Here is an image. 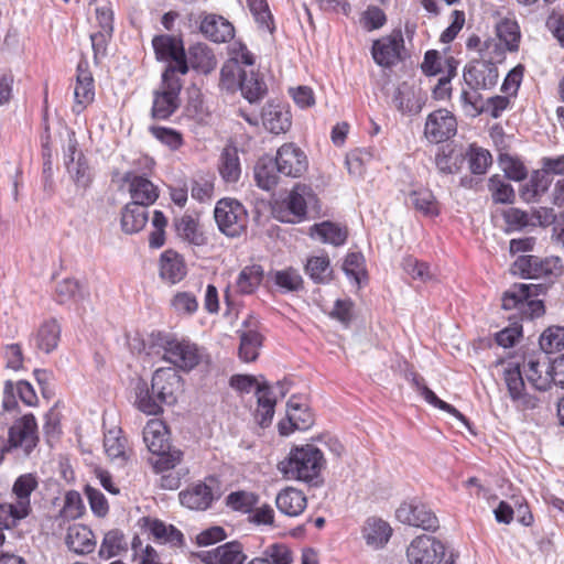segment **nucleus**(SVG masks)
Masks as SVG:
<instances>
[{"instance_id":"3","label":"nucleus","mask_w":564,"mask_h":564,"mask_svg":"<svg viewBox=\"0 0 564 564\" xmlns=\"http://www.w3.org/2000/svg\"><path fill=\"white\" fill-rule=\"evenodd\" d=\"M546 284L516 283L502 296L503 310H518L522 317L534 319L545 313L544 303L538 296L545 294Z\"/></svg>"},{"instance_id":"39","label":"nucleus","mask_w":564,"mask_h":564,"mask_svg":"<svg viewBox=\"0 0 564 564\" xmlns=\"http://www.w3.org/2000/svg\"><path fill=\"white\" fill-rule=\"evenodd\" d=\"M288 422L300 431L310 429L314 423V416L310 409L297 402L295 397H292L286 404Z\"/></svg>"},{"instance_id":"34","label":"nucleus","mask_w":564,"mask_h":564,"mask_svg":"<svg viewBox=\"0 0 564 564\" xmlns=\"http://www.w3.org/2000/svg\"><path fill=\"white\" fill-rule=\"evenodd\" d=\"M393 104L402 115H417L423 107V101L417 98L414 91L405 84H401L392 97Z\"/></svg>"},{"instance_id":"36","label":"nucleus","mask_w":564,"mask_h":564,"mask_svg":"<svg viewBox=\"0 0 564 564\" xmlns=\"http://www.w3.org/2000/svg\"><path fill=\"white\" fill-rule=\"evenodd\" d=\"M527 366L528 370L525 371V376L529 383L535 390L546 391L552 383V377H550L549 361L541 362L540 360L530 359Z\"/></svg>"},{"instance_id":"61","label":"nucleus","mask_w":564,"mask_h":564,"mask_svg":"<svg viewBox=\"0 0 564 564\" xmlns=\"http://www.w3.org/2000/svg\"><path fill=\"white\" fill-rule=\"evenodd\" d=\"M257 503V498L253 494L237 491L231 492L227 497V505L236 511L250 512L253 506Z\"/></svg>"},{"instance_id":"2","label":"nucleus","mask_w":564,"mask_h":564,"mask_svg":"<svg viewBox=\"0 0 564 564\" xmlns=\"http://www.w3.org/2000/svg\"><path fill=\"white\" fill-rule=\"evenodd\" d=\"M324 466L322 451L306 444L292 448L288 457L278 464V469L286 479L311 482L318 477Z\"/></svg>"},{"instance_id":"54","label":"nucleus","mask_w":564,"mask_h":564,"mask_svg":"<svg viewBox=\"0 0 564 564\" xmlns=\"http://www.w3.org/2000/svg\"><path fill=\"white\" fill-rule=\"evenodd\" d=\"M217 553L219 555V564H243L247 558L242 545L237 541L217 546Z\"/></svg>"},{"instance_id":"55","label":"nucleus","mask_w":564,"mask_h":564,"mask_svg":"<svg viewBox=\"0 0 564 564\" xmlns=\"http://www.w3.org/2000/svg\"><path fill=\"white\" fill-rule=\"evenodd\" d=\"M467 158L473 174H485L492 162L490 152L482 148L470 147Z\"/></svg>"},{"instance_id":"50","label":"nucleus","mask_w":564,"mask_h":564,"mask_svg":"<svg viewBox=\"0 0 564 564\" xmlns=\"http://www.w3.org/2000/svg\"><path fill=\"white\" fill-rule=\"evenodd\" d=\"M121 430H109L104 437L105 452L110 459L126 460V440L120 436Z\"/></svg>"},{"instance_id":"33","label":"nucleus","mask_w":564,"mask_h":564,"mask_svg":"<svg viewBox=\"0 0 564 564\" xmlns=\"http://www.w3.org/2000/svg\"><path fill=\"white\" fill-rule=\"evenodd\" d=\"M37 479L32 474L19 476L13 484L12 492L17 498L19 509L24 514H30L31 512L30 496L37 488Z\"/></svg>"},{"instance_id":"42","label":"nucleus","mask_w":564,"mask_h":564,"mask_svg":"<svg viewBox=\"0 0 564 564\" xmlns=\"http://www.w3.org/2000/svg\"><path fill=\"white\" fill-rule=\"evenodd\" d=\"M312 235H315L324 243L340 246L345 243L348 234L346 228L330 221H324L313 226Z\"/></svg>"},{"instance_id":"13","label":"nucleus","mask_w":564,"mask_h":564,"mask_svg":"<svg viewBox=\"0 0 564 564\" xmlns=\"http://www.w3.org/2000/svg\"><path fill=\"white\" fill-rule=\"evenodd\" d=\"M457 122L455 117L446 109L431 112L425 122L424 135L433 143H440L455 135Z\"/></svg>"},{"instance_id":"62","label":"nucleus","mask_w":564,"mask_h":564,"mask_svg":"<svg viewBox=\"0 0 564 564\" xmlns=\"http://www.w3.org/2000/svg\"><path fill=\"white\" fill-rule=\"evenodd\" d=\"M172 306L180 314H194L198 308V302L189 292H178L172 299Z\"/></svg>"},{"instance_id":"60","label":"nucleus","mask_w":564,"mask_h":564,"mask_svg":"<svg viewBox=\"0 0 564 564\" xmlns=\"http://www.w3.org/2000/svg\"><path fill=\"white\" fill-rule=\"evenodd\" d=\"M167 220L161 210H155L152 217L153 231L150 234L149 243L152 248H160L165 242V227Z\"/></svg>"},{"instance_id":"22","label":"nucleus","mask_w":564,"mask_h":564,"mask_svg":"<svg viewBox=\"0 0 564 564\" xmlns=\"http://www.w3.org/2000/svg\"><path fill=\"white\" fill-rule=\"evenodd\" d=\"M511 270L525 279H539L552 274V262L536 256H520Z\"/></svg>"},{"instance_id":"9","label":"nucleus","mask_w":564,"mask_h":564,"mask_svg":"<svg viewBox=\"0 0 564 564\" xmlns=\"http://www.w3.org/2000/svg\"><path fill=\"white\" fill-rule=\"evenodd\" d=\"M6 442L11 449L21 448L25 455H29L39 442L37 424L33 414H25L17 420L9 429Z\"/></svg>"},{"instance_id":"37","label":"nucleus","mask_w":564,"mask_h":564,"mask_svg":"<svg viewBox=\"0 0 564 564\" xmlns=\"http://www.w3.org/2000/svg\"><path fill=\"white\" fill-rule=\"evenodd\" d=\"M256 394L258 399V415L261 416L260 424L265 426L273 417L276 398L271 397L272 389L267 381L257 384Z\"/></svg>"},{"instance_id":"46","label":"nucleus","mask_w":564,"mask_h":564,"mask_svg":"<svg viewBox=\"0 0 564 564\" xmlns=\"http://www.w3.org/2000/svg\"><path fill=\"white\" fill-rule=\"evenodd\" d=\"M305 272L315 283H327L333 273L328 257H311L305 264Z\"/></svg>"},{"instance_id":"43","label":"nucleus","mask_w":564,"mask_h":564,"mask_svg":"<svg viewBox=\"0 0 564 564\" xmlns=\"http://www.w3.org/2000/svg\"><path fill=\"white\" fill-rule=\"evenodd\" d=\"M413 382L427 403L455 416L457 420L464 423L470 432H473L469 421L456 408L441 400L429 387L422 384L419 379L414 378Z\"/></svg>"},{"instance_id":"10","label":"nucleus","mask_w":564,"mask_h":564,"mask_svg":"<svg viewBox=\"0 0 564 564\" xmlns=\"http://www.w3.org/2000/svg\"><path fill=\"white\" fill-rule=\"evenodd\" d=\"M152 392L164 405H173L182 391L183 380L174 368H159L152 376Z\"/></svg>"},{"instance_id":"21","label":"nucleus","mask_w":564,"mask_h":564,"mask_svg":"<svg viewBox=\"0 0 564 564\" xmlns=\"http://www.w3.org/2000/svg\"><path fill=\"white\" fill-rule=\"evenodd\" d=\"M262 123L271 133L286 132L291 127L290 111L280 104L267 102L261 112Z\"/></svg>"},{"instance_id":"41","label":"nucleus","mask_w":564,"mask_h":564,"mask_svg":"<svg viewBox=\"0 0 564 564\" xmlns=\"http://www.w3.org/2000/svg\"><path fill=\"white\" fill-rule=\"evenodd\" d=\"M219 173L227 183H235L241 174L238 151L236 148H225L220 155Z\"/></svg>"},{"instance_id":"32","label":"nucleus","mask_w":564,"mask_h":564,"mask_svg":"<svg viewBox=\"0 0 564 564\" xmlns=\"http://www.w3.org/2000/svg\"><path fill=\"white\" fill-rule=\"evenodd\" d=\"M61 338V326L56 319L44 322L35 334V345L37 349L50 354L56 349Z\"/></svg>"},{"instance_id":"31","label":"nucleus","mask_w":564,"mask_h":564,"mask_svg":"<svg viewBox=\"0 0 564 564\" xmlns=\"http://www.w3.org/2000/svg\"><path fill=\"white\" fill-rule=\"evenodd\" d=\"M175 230L177 236L183 240L195 245L204 246L207 242L206 236L199 229V224L196 218L191 215H183L174 220Z\"/></svg>"},{"instance_id":"29","label":"nucleus","mask_w":564,"mask_h":564,"mask_svg":"<svg viewBox=\"0 0 564 564\" xmlns=\"http://www.w3.org/2000/svg\"><path fill=\"white\" fill-rule=\"evenodd\" d=\"M148 219V207L130 202L122 209L121 228L126 234L132 235L142 230Z\"/></svg>"},{"instance_id":"63","label":"nucleus","mask_w":564,"mask_h":564,"mask_svg":"<svg viewBox=\"0 0 564 564\" xmlns=\"http://www.w3.org/2000/svg\"><path fill=\"white\" fill-rule=\"evenodd\" d=\"M242 69L234 62H227L220 69V85L227 90L239 88V73Z\"/></svg>"},{"instance_id":"45","label":"nucleus","mask_w":564,"mask_h":564,"mask_svg":"<svg viewBox=\"0 0 564 564\" xmlns=\"http://www.w3.org/2000/svg\"><path fill=\"white\" fill-rule=\"evenodd\" d=\"M409 200L417 212L425 216H437L440 214L438 204L433 193L427 188L412 191Z\"/></svg>"},{"instance_id":"11","label":"nucleus","mask_w":564,"mask_h":564,"mask_svg":"<svg viewBox=\"0 0 564 564\" xmlns=\"http://www.w3.org/2000/svg\"><path fill=\"white\" fill-rule=\"evenodd\" d=\"M395 517L401 523L425 531H436L440 527L435 513L421 502H403L397 509Z\"/></svg>"},{"instance_id":"26","label":"nucleus","mask_w":564,"mask_h":564,"mask_svg":"<svg viewBox=\"0 0 564 564\" xmlns=\"http://www.w3.org/2000/svg\"><path fill=\"white\" fill-rule=\"evenodd\" d=\"M313 199L314 194L310 186L304 184H296L285 200L286 208L293 216V218L288 219V221H301L306 215V207L308 202Z\"/></svg>"},{"instance_id":"19","label":"nucleus","mask_w":564,"mask_h":564,"mask_svg":"<svg viewBox=\"0 0 564 564\" xmlns=\"http://www.w3.org/2000/svg\"><path fill=\"white\" fill-rule=\"evenodd\" d=\"M65 543L72 552L78 555L89 554L96 547V539L93 531L88 527L79 523L72 524L67 528Z\"/></svg>"},{"instance_id":"35","label":"nucleus","mask_w":564,"mask_h":564,"mask_svg":"<svg viewBox=\"0 0 564 564\" xmlns=\"http://www.w3.org/2000/svg\"><path fill=\"white\" fill-rule=\"evenodd\" d=\"M239 89L249 102H256L264 96L267 86L253 72L241 70L239 73Z\"/></svg>"},{"instance_id":"4","label":"nucleus","mask_w":564,"mask_h":564,"mask_svg":"<svg viewBox=\"0 0 564 564\" xmlns=\"http://www.w3.org/2000/svg\"><path fill=\"white\" fill-rule=\"evenodd\" d=\"M181 78L173 75L172 68L164 69L161 85L153 91L151 117L156 120L169 119L181 106Z\"/></svg>"},{"instance_id":"51","label":"nucleus","mask_w":564,"mask_h":564,"mask_svg":"<svg viewBox=\"0 0 564 564\" xmlns=\"http://www.w3.org/2000/svg\"><path fill=\"white\" fill-rule=\"evenodd\" d=\"M497 34L509 51H517L520 41V28L514 20L505 19L497 25Z\"/></svg>"},{"instance_id":"12","label":"nucleus","mask_w":564,"mask_h":564,"mask_svg":"<svg viewBox=\"0 0 564 564\" xmlns=\"http://www.w3.org/2000/svg\"><path fill=\"white\" fill-rule=\"evenodd\" d=\"M280 174L290 177H301L308 167L305 153L294 143L281 145L274 158Z\"/></svg>"},{"instance_id":"28","label":"nucleus","mask_w":564,"mask_h":564,"mask_svg":"<svg viewBox=\"0 0 564 564\" xmlns=\"http://www.w3.org/2000/svg\"><path fill=\"white\" fill-rule=\"evenodd\" d=\"M391 534L392 529L389 523L379 518H369L362 529L367 545L376 550L383 547Z\"/></svg>"},{"instance_id":"7","label":"nucleus","mask_w":564,"mask_h":564,"mask_svg":"<svg viewBox=\"0 0 564 564\" xmlns=\"http://www.w3.org/2000/svg\"><path fill=\"white\" fill-rule=\"evenodd\" d=\"M445 555V546L429 535L417 536L406 549L411 564H453L451 557L444 561Z\"/></svg>"},{"instance_id":"14","label":"nucleus","mask_w":564,"mask_h":564,"mask_svg":"<svg viewBox=\"0 0 564 564\" xmlns=\"http://www.w3.org/2000/svg\"><path fill=\"white\" fill-rule=\"evenodd\" d=\"M497 66L487 61H476L464 69V82L473 90H487L496 86L498 82Z\"/></svg>"},{"instance_id":"38","label":"nucleus","mask_w":564,"mask_h":564,"mask_svg":"<svg viewBox=\"0 0 564 564\" xmlns=\"http://www.w3.org/2000/svg\"><path fill=\"white\" fill-rule=\"evenodd\" d=\"M188 53L193 68L204 74H208L216 68V57L207 45L197 43L189 47Z\"/></svg>"},{"instance_id":"24","label":"nucleus","mask_w":564,"mask_h":564,"mask_svg":"<svg viewBox=\"0 0 564 564\" xmlns=\"http://www.w3.org/2000/svg\"><path fill=\"white\" fill-rule=\"evenodd\" d=\"M178 498L181 505L191 510H206L210 507L214 495L209 486L198 482L182 490Z\"/></svg>"},{"instance_id":"25","label":"nucleus","mask_w":564,"mask_h":564,"mask_svg":"<svg viewBox=\"0 0 564 564\" xmlns=\"http://www.w3.org/2000/svg\"><path fill=\"white\" fill-rule=\"evenodd\" d=\"M275 505L281 513L288 517H297L305 510L307 500L303 491L286 487L278 494Z\"/></svg>"},{"instance_id":"52","label":"nucleus","mask_w":564,"mask_h":564,"mask_svg":"<svg viewBox=\"0 0 564 564\" xmlns=\"http://www.w3.org/2000/svg\"><path fill=\"white\" fill-rule=\"evenodd\" d=\"M489 191L495 203L512 204L514 200V191L512 186L502 181L499 175H494L488 182Z\"/></svg>"},{"instance_id":"1","label":"nucleus","mask_w":564,"mask_h":564,"mask_svg":"<svg viewBox=\"0 0 564 564\" xmlns=\"http://www.w3.org/2000/svg\"><path fill=\"white\" fill-rule=\"evenodd\" d=\"M143 441L152 454L150 463L156 473L174 469L181 463L183 453L171 446L169 430L163 421L150 420L143 429Z\"/></svg>"},{"instance_id":"23","label":"nucleus","mask_w":564,"mask_h":564,"mask_svg":"<svg viewBox=\"0 0 564 564\" xmlns=\"http://www.w3.org/2000/svg\"><path fill=\"white\" fill-rule=\"evenodd\" d=\"M134 391V406L147 415H159L163 412L164 403L156 400V393L152 392V383L143 379H138L133 387Z\"/></svg>"},{"instance_id":"30","label":"nucleus","mask_w":564,"mask_h":564,"mask_svg":"<svg viewBox=\"0 0 564 564\" xmlns=\"http://www.w3.org/2000/svg\"><path fill=\"white\" fill-rule=\"evenodd\" d=\"M278 164L274 158L264 155L260 158L254 166V178L257 185L265 191L276 186L279 182Z\"/></svg>"},{"instance_id":"57","label":"nucleus","mask_w":564,"mask_h":564,"mask_svg":"<svg viewBox=\"0 0 564 564\" xmlns=\"http://www.w3.org/2000/svg\"><path fill=\"white\" fill-rule=\"evenodd\" d=\"M84 505L80 495L77 491H68L65 496L64 507L59 512V518L75 520L83 514Z\"/></svg>"},{"instance_id":"49","label":"nucleus","mask_w":564,"mask_h":564,"mask_svg":"<svg viewBox=\"0 0 564 564\" xmlns=\"http://www.w3.org/2000/svg\"><path fill=\"white\" fill-rule=\"evenodd\" d=\"M86 295V289L75 279H64L56 286V296L59 303H65L70 300L82 301Z\"/></svg>"},{"instance_id":"47","label":"nucleus","mask_w":564,"mask_h":564,"mask_svg":"<svg viewBox=\"0 0 564 564\" xmlns=\"http://www.w3.org/2000/svg\"><path fill=\"white\" fill-rule=\"evenodd\" d=\"M262 345V336L256 330L242 332L240 334L239 357L245 362L254 361L258 358V350Z\"/></svg>"},{"instance_id":"64","label":"nucleus","mask_w":564,"mask_h":564,"mask_svg":"<svg viewBox=\"0 0 564 564\" xmlns=\"http://www.w3.org/2000/svg\"><path fill=\"white\" fill-rule=\"evenodd\" d=\"M386 13L376 6L368 7L361 15V23L368 31L380 29L386 24Z\"/></svg>"},{"instance_id":"56","label":"nucleus","mask_w":564,"mask_h":564,"mask_svg":"<svg viewBox=\"0 0 564 564\" xmlns=\"http://www.w3.org/2000/svg\"><path fill=\"white\" fill-rule=\"evenodd\" d=\"M149 130L155 139L167 145L171 150L178 149L183 143L182 134L175 129L152 126Z\"/></svg>"},{"instance_id":"6","label":"nucleus","mask_w":564,"mask_h":564,"mask_svg":"<svg viewBox=\"0 0 564 564\" xmlns=\"http://www.w3.org/2000/svg\"><path fill=\"white\" fill-rule=\"evenodd\" d=\"M160 346L163 350V360L181 370L189 371L200 361L198 347L187 339L165 336Z\"/></svg>"},{"instance_id":"20","label":"nucleus","mask_w":564,"mask_h":564,"mask_svg":"<svg viewBox=\"0 0 564 564\" xmlns=\"http://www.w3.org/2000/svg\"><path fill=\"white\" fill-rule=\"evenodd\" d=\"M200 32L215 43H225L235 35L234 25L224 17L218 14H207L200 22Z\"/></svg>"},{"instance_id":"58","label":"nucleus","mask_w":564,"mask_h":564,"mask_svg":"<svg viewBox=\"0 0 564 564\" xmlns=\"http://www.w3.org/2000/svg\"><path fill=\"white\" fill-rule=\"evenodd\" d=\"M29 514H24L19 509V505L15 503H0V530L11 529L17 523L26 518Z\"/></svg>"},{"instance_id":"40","label":"nucleus","mask_w":564,"mask_h":564,"mask_svg":"<svg viewBox=\"0 0 564 564\" xmlns=\"http://www.w3.org/2000/svg\"><path fill=\"white\" fill-rule=\"evenodd\" d=\"M127 550L128 544L123 533L119 530H110L104 536L100 549L98 551V556L104 560H109L120 555Z\"/></svg>"},{"instance_id":"18","label":"nucleus","mask_w":564,"mask_h":564,"mask_svg":"<svg viewBox=\"0 0 564 564\" xmlns=\"http://www.w3.org/2000/svg\"><path fill=\"white\" fill-rule=\"evenodd\" d=\"M94 97L95 91L93 75L88 70L87 62L80 61L77 66L76 86L74 89V111L79 113L94 100Z\"/></svg>"},{"instance_id":"5","label":"nucleus","mask_w":564,"mask_h":564,"mask_svg":"<svg viewBox=\"0 0 564 564\" xmlns=\"http://www.w3.org/2000/svg\"><path fill=\"white\" fill-rule=\"evenodd\" d=\"M214 218L220 232L227 237H239L247 229L248 213L237 199H219L214 209Z\"/></svg>"},{"instance_id":"44","label":"nucleus","mask_w":564,"mask_h":564,"mask_svg":"<svg viewBox=\"0 0 564 564\" xmlns=\"http://www.w3.org/2000/svg\"><path fill=\"white\" fill-rule=\"evenodd\" d=\"M263 278L262 267L259 264L245 267L237 278V289L242 294L253 293L261 284Z\"/></svg>"},{"instance_id":"59","label":"nucleus","mask_w":564,"mask_h":564,"mask_svg":"<svg viewBox=\"0 0 564 564\" xmlns=\"http://www.w3.org/2000/svg\"><path fill=\"white\" fill-rule=\"evenodd\" d=\"M249 10L261 28L272 31V14L265 0H246Z\"/></svg>"},{"instance_id":"53","label":"nucleus","mask_w":564,"mask_h":564,"mask_svg":"<svg viewBox=\"0 0 564 564\" xmlns=\"http://www.w3.org/2000/svg\"><path fill=\"white\" fill-rule=\"evenodd\" d=\"M540 347L545 354L564 348V327H549L540 336Z\"/></svg>"},{"instance_id":"17","label":"nucleus","mask_w":564,"mask_h":564,"mask_svg":"<svg viewBox=\"0 0 564 564\" xmlns=\"http://www.w3.org/2000/svg\"><path fill=\"white\" fill-rule=\"evenodd\" d=\"M122 180L128 184L132 203L149 207L159 198V189L150 180L131 172L126 173Z\"/></svg>"},{"instance_id":"8","label":"nucleus","mask_w":564,"mask_h":564,"mask_svg":"<svg viewBox=\"0 0 564 564\" xmlns=\"http://www.w3.org/2000/svg\"><path fill=\"white\" fill-rule=\"evenodd\" d=\"M152 45L156 59L164 62H174L169 64L165 69H173V75H185L188 72L186 54L181 40L171 35H156L152 40Z\"/></svg>"},{"instance_id":"48","label":"nucleus","mask_w":564,"mask_h":564,"mask_svg":"<svg viewBox=\"0 0 564 564\" xmlns=\"http://www.w3.org/2000/svg\"><path fill=\"white\" fill-rule=\"evenodd\" d=\"M270 278L276 286L285 292H296L303 288V279L293 268L271 272Z\"/></svg>"},{"instance_id":"16","label":"nucleus","mask_w":564,"mask_h":564,"mask_svg":"<svg viewBox=\"0 0 564 564\" xmlns=\"http://www.w3.org/2000/svg\"><path fill=\"white\" fill-rule=\"evenodd\" d=\"M402 47L403 37L401 32L398 31L373 42L372 57L378 65L390 67L399 62Z\"/></svg>"},{"instance_id":"15","label":"nucleus","mask_w":564,"mask_h":564,"mask_svg":"<svg viewBox=\"0 0 564 564\" xmlns=\"http://www.w3.org/2000/svg\"><path fill=\"white\" fill-rule=\"evenodd\" d=\"M503 378L509 395L511 400L517 403V406L523 409H534L536 406V398L525 391V384L519 364H508L503 369Z\"/></svg>"},{"instance_id":"27","label":"nucleus","mask_w":564,"mask_h":564,"mask_svg":"<svg viewBox=\"0 0 564 564\" xmlns=\"http://www.w3.org/2000/svg\"><path fill=\"white\" fill-rule=\"evenodd\" d=\"M186 275V265L183 258L173 250H166L160 259V276L175 284Z\"/></svg>"}]
</instances>
